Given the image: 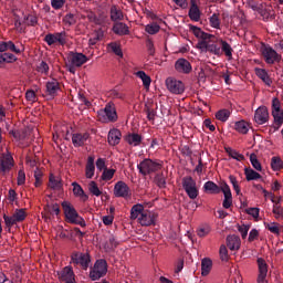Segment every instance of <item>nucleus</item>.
I'll return each mask as SVG.
<instances>
[{"instance_id":"e433bc0d","label":"nucleus","mask_w":283,"mask_h":283,"mask_svg":"<svg viewBox=\"0 0 283 283\" xmlns=\"http://www.w3.org/2000/svg\"><path fill=\"white\" fill-rule=\"evenodd\" d=\"M234 129L237 133L245 135L249 133V124L244 119H241L234 124Z\"/></svg>"},{"instance_id":"c03bdc74","label":"nucleus","mask_w":283,"mask_h":283,"mask_svg":"<svg viewBox=\"0 0 283 283\" xmlns=\"http://www.w3.org/2000/svg\"><path fill=\"white\" fill-rule=\"evenodd\" d=\"M115 174H116V169H114V168H111V169L104 168L101 178H102L103 181H111L112 178L115 176Z\"/></svg>"},{"instance_id":"603ef678","label":"nucleus","mask_w":283,"mask_h":283,"mask_svg":"<svg viewBox=\"0 0 283 283\" xmlns=\"http://www.w3.org/2000/svg\"><path fill=\"white\" fill-rule=\"evenodd\" d=\"M229 180L233 186L234 191L237 192V196H241V187L239 186V181L234 176H229Z\"/></svg>"},{"instance_id":"2eb2a0df","label":"nucleus","mask_w":283,"mask_h":283,"mask_svg":"<svg viewBox=\"0 0 283 283\" xmlns=\"http://www.w3.org/2000/svg\"><path fill=\"white\" fill-rule=\"evenodd\" d=\"M60 283H76L75 274L71 266H65L61 271H57Z\"/></svg>"},{"instance_id":"7c9ffc66","label":"nucleus","mask_w":283,"mask_h":283,"mask_svg":"<svg viewBox=\"0 0 283 283\" xmlns=\"http://www.w3.org/2000/svg\"><path fill=\"white\" fill-rule=\"evenodd\" d=\"M113 32L118 35H128L129 34V28L126 23L117 22L113 25Z\"/></svg>"},{"instance_id":"f257e3e1","label":"nucleus","mask_w":283,"mask_h":283,"mask_svg":"<svg viewBox=\"0 0 283 283\" xmlns=\"http://www.w3.org/2000/svg\"><path fill=\"white\" fill-rule=\"evenodd\" d=\"M158 214L150 210H145L140 203L134 205L130 210V220H137L143 227L156 226Z\"/></svg>"},{"instance_id":"37998d69","label":"nucleus","mask_w":283,"mask_h":283,"mask_svg":"<svg viewBox=\"0 0 283 283\" xmlns=\"http://www.w3.org/2000/svg\"><path fill=\"white\" fill-rule=\"evenodd\" d=\"M230 117H231V112L228 109H221L216 113V118L223 123H226Z\"/></svg>"},{"instance_id":"680f3d73","label":"nucleus","mask_w":283,"mask_h":283,"mask_svg":"<svg viewBox=\"0 0 283 283\" xmlns=\"http://www.w3.org/2000/svg\"><path fill=\"white\" fill-rule=\"evenodd\" d=\"M2 56H3V63H12V62H15L18 59L15 57L14 54L12 53H2Z\"/></svg>"},{"instance_id":"0eeeda50","label":"nucleus","mask_w":283,"mask_h":283,"mask_svg":"<svg viewBox=\"0 0 283 283\" xmlns=\"http://www.w3.org/2000/svg\"><path fill=\"white\" fill-rule=\"evenodd\" d=\"M97 117L102 122L107 119L111 123H115L118 119L115 103L108 102L103 111L97 112Z\"/></svg>"},{"instance_id":"b1692460","label":"nucleus","mask_w":283,"mask_h":283,"mask_svg":"<svg viewBox=\"0 0 283 283\" xmlns=\"http://www.w3.org/2000/svg\"><path fill=\"white\" fill-rule=\"evenodd\" d=\"M203 191L210 195H219L220 192H222V182L221 186H218V184L212 180L206 181L203 184Z\"/></svg>"},{"instance_id":"e2e57ef3","label":"nucleus","mask_w":283,"mask_h":283,"mask_svg":"<svg viewBox=\"0 0 283 283\" xmlns=\"http://www.w3.org/2000/svg\"><path fill=\"white\" fill-rule=\"evenodd\" d=\"M8 50L14 54H21L24 49H18L12 41H8Z\"/></svg>"},{"instance_id":"a211bd4d","label":"nucleus","mask_w":283,"mask_h":283,"mask_svg":"<svg viewBox=\"0 0 283 283\" xmlns=\"http://www.w3.org/2000/svg\"><path fill=\"white\" fill-rule=\"evenodd\" d=\"M69 59L70 62L76 67L83 66L88 61L87 55L80 52H70Z\"/></svg>"},{"instance_id":"9b49d317","label":"nucleus","mask_w":283,"mask_h":283,"mask_svg":"<svg viewBox=\"0 0 283 283\" xmlns=\"http://www.w3.org/2000/svg\"><path fill=\"white\" fill-rule=\"evenodd\" d=\"M44 42L49 45L52 46L56 43L60 45L64 46L67 43V33L66 31H61L60 33H50L44 36Z\"/></svg>"},{"instance_id":"864d4df0","label":"nucleus","mask_w":283,"mask_h":283,"mask_svg":"<svg viewBox=\"0 0 283 283\" xmlns=\"http://www.w3.org/2000/svg\"><path fill=\"white\" fill-rule=\"evenodd\" d=\"M211 232V229L209 226H201L198 230H197V234L200 238H205L207 235H209V233Z\"/></svg>"},{"instance_id":"39448f33","label":"nucleus","mask_w":283,"mask_h":283,"mask_svg":"<svg viewBox=\"0 0 283 283\" xmlns=\"http://www.w3.org/2000/svg\"><path fill=\"white\" fill-rule=\"evenodd\" d=\"M108 265L105 259H97L94 266L90 270V277L93 282H96L101 277L107 274Z\"/></svg>"},{"instance_id":"473e14b6","label":"nucleus","mask_w":283,"mask_h":283,"mask_svg":"<svg viewBox=\"0 0 283 283\" xmlns=\"http://www.w3.org/2000/svg\"><path fill=\"white\" fill-rule=\"evenodd\" d=\"M212 270V261L210 258H203L201 260V275L208 276Z\"/></svg>"},{"instance_id":"052dcab7","label":"nucleus","mask_w":283,"mask_h":283,"mask_svg":"<svg viewBox=\"0 0 283 283\" xmlns=\"http://www.w3.org/2000/svg\"><path fill=\"white\" fill-rule=\"evenodd\" d=\"M146 48H147V52L150 56H155L156 54V49L154 46V42L151 39H147L146 41Z\"/></svg>"},{"instance_id":"cd10ccee","label":"nucleus","mask_w":283,"mask_h":283,"mask_svg":"<svg viewBox=\"0 0 283 283\" xmlns=\"http://www.w3.org/2000/svg\"><path fill=\"white\" fill-rule=\"evenodd\" d=\"M227 247L231 250H239L241 248V239L237 234H229L227 237Z\"/></svg>"},{"instance_id":"5fc2aeb1","label":"nucleus","mask_w":283,"mask_h":283,"mask_svg":"<svg viewBox=\"0 0 283 283\" xmlns=\"http://www.w3.org/2000/svg\"><path fill=\"white\" fill-rule=\"evenodd\" d=\"M258 265H259V272L260 273H266L268 274V264L265 259L258 258Z\"/></svg>"},{"instance_id":"7ed1b4c3","label":"nucleus","mask_w":283,"mask_h":283,"mask_svg":"<svg viewBox=\"0 0 283 283\" xmlns=\"http://www.w3.org/2000/svg\"><path fill=\"white\" fill-rule=\"evenodd\" d=\"M272 117L274 132H277L283 125V109L281 108V102L277 97L272 98Z\"/></svg>"},{"instance_id":"6e6d98bb","label":"nucleus","mask_w":283,"mask_h":283,"mask_svg":"<svg viewBox=\"0 0 283 283\" xmlns=\"http://www.w3.org/2000/svg\"><path fill=\"white\" fill-rule=\"evenodd\" d=\"M49 70H50V67H49V65H48V63H46L45 61H42V62L36 66V71H38L39 73H41V74L48 75Z\"/></svg>"},{"instance_id":"ddd939ff","label":"nucleus","mask_w":283,"mask_h":283,"mask_svg":"<svg viewBox=\"0 0 283 283\" xmlns=\"http://www.w3.org/2000/svg\"><path fill=\"white\" fill-rule=\"evenodd\" d=\"M114 196L116 198L127 199L132 196V191L127 186V182L119 180L114 186Z\"/></svg>"},{"instance_id":"8fccbe9b","label":"nucleus","mask_w":283,"mask_h":283,"mask_svg":"<svg viewBox=\"0 0 283 283\" xmlns=\"http://www.w3.org/2000/svg\"><path fill=\"white\" fill-rule=\"evenodd\" d=\"M209 22H210L212 29H217V30L220 29V17H219V14L213 13L209 19Z\"/></svg>"},{"instance_id":"423d86ee","label":"nucleus","mask_w":283,"mask_h":283,"mask_svg":"<svg viewBox=\"0 0 283 283\" xmlns=\"http://www.w3.org/2000/svg\"><path fill=\"white\" fill-rule=\"evenodd\" d=\"M163 164L154 161L151 159H144L142 163L137 165V169L139 170V174L143 176L155 174L159 170H161Z\"/></svg>"},{"instance_id":"f3484780","label":"nucleus","mask_w":283,"mask_h":283,"mask_svg":"<svg viewBox=\"0 0 283 283\" xmlns=\"http://www.w3.org/2000/svg\"><path fill=\"white\" fill-rule=\"evenodd\" d=\"M270 118L266 106H259L254 113V122L259 125L266 124Z\"/></svg>"},{"instance_id":"79ce46f5","label":"nucleus","mask_w":283,"mask_h":283,"mask_svg":"<svg viewBox=\"0 0 283 283\" xmlns=\"http://www.w3.org/2000/svg\"><path fill=\"white\" fill-rule=\"evenodd\" d=\"M49 187L51 189H54L55 191H60V189L62 188V182L59 178H56L55 176L51 175L50 176V184Z\"/></svg>"},{"instance_id":"4c0bfd02","label":"nucleus","mask_w":283,"mask_h":283,"mask_svg":"<svg viewBox=\"0 0 283 283\" xmlns=\"http://www.w3.org/2000/svg\"><path fill=\"white\" fill-rule=\"evenodd\" d=\"M244 174L247 177V181H255L262 178V176L252 168H245Z\"/></svg>"},{"instance_id":"20e7f679","label":"nucleus","mask_w":283,"mask_h":283,"mask_svg":"<svg viewBox=\"0 0 283 283\" xmlns=\"http://www.w3.org/2000/svg\"><path fill=\"white\" fill-rule=\"evenodd\" d=\"M260 52L268 65H274L275 62H280L282 60L281 54L270 46V44L262 43Z\"/></svg>"},{"instance_id":"c9c22d12","label":"nucleus","mask_w":283,"mask_h":283,"mask_svg":"<svg viewBox=\"0 0 283 283\" xmlns=\"http://www.w3.org/2000/svg\"><path fill=\"white\" fill-rule=\"evenodd\" d=\"M109 15L113 22L122 21L124 19L123 11L118 10L115 6L111 8Z\"/></svg>"},{"instance_id":"de8ad7c7","label":"nucleus","mask_w":283,"mask_h":283,"mask_svg":"<svg viewBox=\"0 0 283 283\" xmlns=\"http://www.w3.org/2000/svg\"><path fill=\"white\" fill-rule=\"evenodd\" d=\"M272 212L274 213L276 220L283 219V207L279 205V202L273 205Z\"/></svg>"},{"instance_id":"4be33fe9","label":"nucleus","mask_w":283,"mask_h":283,"mask_svg":"<svg viewBox=\"0 0 283 283\" xmlns=\"http://www.w3.org/2000/svg\"><path fill=\"white\" fill-rule=\"evenodd\" d=\"M222 192L224 195V201L222 203L224 209H230L232 206V193L228 182L222 181Z\"/></svg>"},{"instance_id":"c756f323","label":"nucleus","mask_w":283,"mask_h":283,"mask_svg":"<svg viewBox=\"0 0 283 283\" xmlns=\"http://www.w3.org/2000/svg\"><path fill=\"white\" fill-rule=\"evenodd\" d=\"M125 140L127 144L134 146V147H138L142 144V136L138 135V133H129L126 137Z\"/></svg>"},{"instance_id":"412c9836","label":"nucleus","mask_w":283,"mask_h":283,"mask_svg":"<svg viewBox=\"0 0 283 283\" xmlns=\"http://www.w3.org/2000/svg\"><path fill=\"white\" fill-rule=\"evenodd\" d=\"M175 69L177 72L182 73V74H189L192 72L191 63L185 59H179L175 63Z\"/></svg>"},{"instance_id":"49530a36","label":"nucleus","mask_w":283,"mask_h":283,"mask_svg":"<svg viewBox=\"0 0 283 283\" xmlns=\"http://www.w3.org/2000/svg\"><path fill=\"white\" fill-rule=\"evenodd\" d=\"M226 153L229 157H231L232 159H235L237 161H242L244 160V155L238 153L237 150H233L231 148H227Z\"/></svg>"},{"instance_id":"f704fd0d","label":"nucleus","mask_w":283,"mask_h":283,"mask_svg":"<svg viewBox=\"0 0 283 283\" xmlns=\"http://www.w3.org/2000/svg\"><path fill=\"white\" fill-rule=\"evenodd\" d=\"M73 193L75 195V197H80L83 201H87L88 200V195L85 193V191L83 190V188L80 186L78 182H73Z\"/></svg>"},{"instance_id":"dca6fc26","label":"nucleus","mask_w":283,"mask_h":283,"mask_svg":"<svg viewBox=\"0 0 283 283\" xmlns=\"http://www.w3.org/2000/svg\"><path fill=\"white\" fill-rule=\"evenodd\" d=\"M258 12L265 22L273 21L275 19L274 11L271 7H268L266 3H260Z\"/></svg>"},{"instance_id":"13d9d810","label":"nucleus","mask_w":283,"mask_h":283,"mask_svg":"<svg viewBox=\"0 0 283 283\" xmlns=\"http://www.w3.org/2000/svg\"><path fill=\"white\" fill-rule=\"evenodd\" d=\"M109 48L115 55L123 56V51H122L119 44H117L116 42H112V43H109Z\"/></svg>"},{"instance_id":"a19ab883","label":"nucleus","mask_w":283,"mask_h":283,"mask_svg":"<svg viewBox=\"0 0 283 283\" xmlns=\"http://www.w3.org/2000/svg\"><path fill=\"white\" fill-rule=\"evenodd\" d=\"M271 167H272L273 171H280L281 169H283V161H282L281 157L273 156Z\"/></svg>"},{"instance_id":"72a5a7b5","label":"nucleus","mask_w":283,"mask_h":283,"mask_svg":"<svg viewBox=\"0 0 283 283\" xmlns=\"http://www.w3.org/2000/svg\"><path fill=\"white\" fill-rule=\"evenodd\" d=\"M95 157L94 156H88L87 161H86V178L92 179V177L95 174Z\"/></svg>"},{"instance_id":"6ab92c4d","label":"nucleus","mask_w":283,"mask_h":283,"mask_svg":"<svg viewBox=\"0 0 283 283\" xmlns=\"http://www.w3.org/2000/svg\"><path fill=\"white\" fill-rule=\"evenodd\" d=\"M13 167V157L11 154H3L0 159V174L10 171Z\"/></svg>"},{"instance_id":"f8f14e48","label":"nucleus","mask_w":283,"mask_h":283,"mask_svg":"<svg viewBox=\"0 0 283 283\" xmlns=\"http://www.w3.org/2000/svg\"><path fill=\"white\" fill-rule=\"evenodd\" d=\"M166 88L169 93L175 95H181L185 93V84L180 80H176L174 77L166 78Z\"/></svg>"},{"instance_id":"bb28decb","label":"nucleus","mask_w":283,"mask_h":283,"mask_svg":"<svg viewBox=\"0 0 283 283\" xmlns=\"http://www.w3.org/2000/svg\"><path fill=\"white\" fill-rule=\"evenodd\" d=\"M254 72L258 75L259 80H261L266 86H271L273 84V80L266 72V69L255 67Z\"/></svg>"},{"instance_id":"ea45409f","label":"nucleus","mask_w":283,"mask_h":283,"mask_svg":"<svg viewBox=\"0 0 283 283\" xmlns=\"http://www.w3.org/2000/svg\"><path fill=\"white\" fill-rule=\"evenodd\" d=\"M136 76L143 81L144 87H150L151 85V77L147 75L144 71H138Z\"/></svg>"},{"instance_id":"3c124183","label":"nucleus","mask_w":283,"mask_h":283,"mask_svg":"<svg viewBox=\"0 0 283 283\" xmlns=\"http://www.w3.org/2000/svg\"><path fill=\"white\" fill-rule=\"evenodd\" d=\"M250 163L252 165V167L258 170V171H262V165L261 163L258 160V157L255 154H251L250 155Z\"/></svg>"},{"instance_id":"c85d7f7f","label":"nucleus","mask_w":283,"mask_h":283,"mask_svg":"<svg viewBox=\"0 0 283 283\" xmlns=\"http://www.w3.org/2000/svg\"><path fill=\"white\" fill-rule=\"evenodd\" d=\"M219 43L221 46L220 48L221 54L223 53L228 60H232L233 49L231 48V44L222 39L219 40Z\"/></svg>"},{"instance_id":"69168bd1","label":"nucleus","mask_w":283,"mask_h":283,"mask_svg":"<svg viewBox=\"0 0 283 283\" xmlns=\"http://www.w3.org/2000/svg\"><path fill=\"white\" fill-rule=\"evenodd\" d=\"M238 231L241 233L242 239H245L248 237V232L250 231V226H238Z\"/></svg>"},{"instance_id":"1a4fd4ad","label":"nucleus","mask_w":283,"mask_h":283,"mask_svg":"<svg viewBox=\"0 0 283 283\" xmlns=\"http://www.w3.org/2000/svg\"><path fill=\"white\" fill-rule=\"evenodd\" d=\"M182 188L191 200L198 198V187L196 186V180L191 176L182 178Z\"/></svg>"},{"instance_id":"09e8293b","label":"nucleus","mask_w":283,"mask_h":283,"mask_svg":"<svg viewBox=\"0 0 283 283\" xmlns=\"http://www.w3.org/2000/svg\"><path fill=\"white\" fill-rule=\"evenodd\" d=\"M145 31L150 35L157 34L160 31V25L157 23L147 24Z\"/></svg>"},{"instance_id":"9d476101","label":"nucleus","mask_w":283,"mask_h":283,"mask_svg":"<svg viewBox=\"0 0 283 283\" xmlns=\"http://www.w3.org/2000/svg\"><path fill=\"white\" fill-rule=\"evenodd\" d=\"M25 218H27V213H25V210H23V208L17 209L11 217L8 214L3 216L4 224L8 228H12L14 224L19 222H23Z\"/></svg>"},{"instance_id":"f03ea898","label":"nucleus","mask_w":283,"mask_h":283,"mask_svg":"<svg viewBox=\"0 0 283 283\" xmlns=\"http://www.w3.org/2000/svg\"><path fill=\"white\" fill-rule=\"evenodd\" d=\"M62 210L67 223L86 227V221L83 219V217L80 216L74 206H72L69 201L62 202Z\"/></svg>"},{"instance_id":"a18cd8bd","label":"nucleus","mask_w":283,"mask_h":283,"mask_svg":"<svg viewBox=\"0 0 283 283\" xmlns=\"http://www.w3.org/2000/svg\"><path fill=\"white\" fill-rule=\"evenodd\" d=\"M155 185L159 187L160 189H164L167 187L166 177L164 174H157L155 175Z\"/></svg>"},{"instance_id":"a878e982","label":"nucleus","mask_w":283,"mask_h":283,"mask_svg":"<svg viewBox=\"0 0 283 283\" xmlns=\"http://www.w3.org/2000/svg\"><path fill=\"white\" fill-rule=\"evenodd\" d=\"M90 138L88 133H74L72 142L75 148L84 146L86 140Z\"/></svg>"},{"instance_id":"6e6552de","label":"nucleus","mask_w":283,"mask_h":283,"mask_svg":"<svg viewBox=\"0 0 283 283\" xmlns=\"http://www.w3.org/2000/svg\"><path fill=\"white\" fill-rule=\"evenodd\" d=\"M214 39L198 41L197 49L201 50V53H211L216 56H221L222 52L220 46L213 42Z\"/></svg>"},{"instance_id":"58836bf2","label":"nucleus","mask_w":283,"mask_h":283,"mask_svg":"<svg viewBox=\"0 0 283 283\" xmlns=\"http://www.w3.org/2000/svg\"><path fill=\"white\" fill-rule=\"evenodd\" d=\"M88 191L91 195L95 197H101L103 195V191L98 188L97 182L92 180L88 182Z\"/></svg>"},{"instance_id":"0e129e2a","label":"nucleus","mask_w":283,"mask_h":283,"mask_svg":"<svg viewBox=\"0 0 283 283\" xmlns=\"http://www.w3.org/2000/svg\"><path fill=\"white\" fill-rule=\"evenodd\" d=\"M66 0H51V7L55 10H60L64 7Z\"/></svg>"},{"instance_id":"338daca9","label":"nucleus","mask_w":283,"mask_h":283,"mask_svg":"<svg viewBox=\"0 0 283 283\" xmlns=\"http://www.w3.org/2000/svg\"><path fill=\"white\" fill-rule=\"evenodd\" d=\"M248 214H251L252 218L258 219L260 216V208L258 207H251L247 210Z\"/></svg>"},{"instance_id":"5701e85b","label":"nucleus","mask_w":283,"mask_h":283,"mask_svg":"<svg viewBox=\"0 0 283 283\" xmlns=\"http://www.w3.org/2000/svg\"><path fill=\"white\" fill-rule=\"evenodd\" d=\"M190 31L192 32V34L201 40H199V42H206V41H210V39H216L214 35L209 34V33H205L203 30H201V28H198L193 24H190Z\"/></svg>"},{"instance_id":"aec40b11","label":"nucleus","mask_w":283,"mask_h":283,"mask_svg":"<svg viewBox=\"0 0 283 283\" xmlns=\"http://www.w3.org/2000/svg\"><path fill=\"white\" fill-rule=\"evenodd\" d=\"M46 95L54 98L59 95V92L61 90L60 84L56 78H52L51 81L46 82Z\"/></svg>"},{"instance_id":"4468645a","label":"nucleus","mask_w":283,"mask_h":283,"mask_svg":"<svg viewBox=\"0 0 283 283\" xmlns=\"http://www.w3.org/2000/svg\"><path fill=\"white\" fill-rule=\"evenodd\" d=\"M72 261L74 264L82 266L84 271L88 270L91 261V255L88 253L75 252L72 254Z\"/></svg>"},{"instance_id":"bf43d9fd","label":"nucleus","mask_w":283,"mask_h":283,"mask_svg":"<svg viewBox=\"0 0 283 283\" xmlns=\"http://www.w3.org/2000/svg\"><path fill=\"white\" fill-rule=\"evenodd\" d=\"M63 22H64L65 24H69V25L75 24V23H76L75 14H73V13H67L66 15H64Z\"/></svg>"},{"instance_id":"774afa93","label":"nucleus","mask_w":283,"mask_h":283,"mask_svg":"<svg viewBox=\"0 0 283 283\" xmlns=\"http://www.w3.org/2000/svg\"><path fill=\"white\" fill-rule=\"evenodd\" d=\"M25 97L28 101H30L31 103H35L36 101V96L33 90H29L27 91Z\"/></svg>"},{"instance_id":"2f4dec72","label":"nucleus","mask_w":283,"mask_h":283,"mask_svg":"<svg viewBox=\"0 0 283 283\" xmlns=\"http://www.w3.org/2000/svg\"><path fill=\"white\" fill-rule=\"evenodd\" d=\"M188 15L190 21L199 22L201 20L202 12L200 11L198 4H192V7H190Z\"/></svg>"},{"instance_id":"4d7b16f0","label":"nucleus","mask_w":283,"mask_h":283,"mask_svg":"<svg viewBox=\"0 0 283 283\" xmlns=\"http://www.w3.org/2000/svg\"><path fill=\"white\" fill-rule=\"evenodd\" d=\"M219 253H220L221 261H223V262L229 261V251L226 245H221Z\"/></svg>"},{"instance_id":"393cba45","label":"nucleus","mask_w":283,"mask_h":283,"mask_svg":"<svg viewBox=\"0 0 283 283\" xmlns=\"http://www.w3.org/2000/svg\"><path fill=\"white\" fill-rule=\"evenodd\" d=\"M122 139V132L117 128H113L108 130V145L109 146H117L119 145Z\"/></svg>"}]
</instances>
